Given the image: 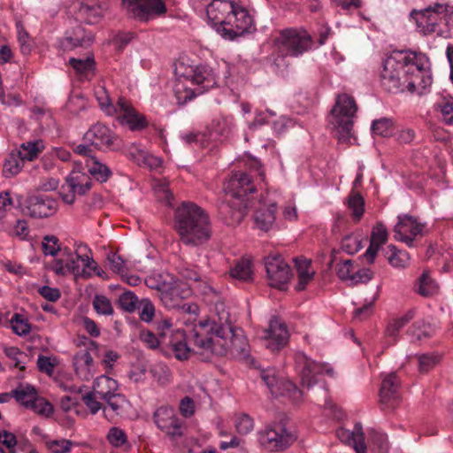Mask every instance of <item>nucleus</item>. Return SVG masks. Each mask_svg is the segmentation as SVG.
I'll return each mask as SVG.
<instances>
[{"label":"nucleus","instance_id":"obj_1","mask_svg":"<svg viewBox=\"0 0 453 453\" xmlns=\"http://www.w3.org/2000/svg\"><path fill=\"white\" fill-rule=\"evenodd\" d=\"M219 320H202L192 330L193 342L197 348L217 356L248 361L250 345L242 330L235 329L230 314L223 303L217 304Z\"/></svg>","mask_w":453,"mask_h":453},{"label":"nucleus","instance_id":"obj_2","mask_svg":"<svg viewBox=\"0 0 453 453\" xmlns=\"http://www.w3.org/2000/svg\"><path fill=\"white\" fill-rule=\"evenodd\" d=\"M174 229L186 245H201L211 236L208 215L201 207L191 202H184L175 210Z\"/></svg>","mask_w":453,"mask_h":453},{"label":"nucleus","instance_id":"obj_3","mask_svg":"<svg viewBox=\"0 0 453 453\" xmlns=\"http://www.w3.org/2000/svg\"><path fill=\"white\" fill-rule=\"evenodd\" d=\"M288 418L285 414L268 425L259 433L258 441L263 448L273 452H280L289 448L296 440L297 434L289 426Z\"/></svg>","mask_w":453,"mask_h":453},{"label":"nucleus","instance_id":"obj_4","mask_svg":"<svg viewBox=\"0 0 453 453\" xmlns=\"http://www.w3.org/2000/svg\"><path fill=\"white\" fill-rule=\"evenodd\" d=\"M404 63L402 52H395L388 57L383 62V69L380 73V83L382 88L389 93L403 91L402 87L407 83V88L414 92L416 81L409 79L404 71Z\"/></svg>","mask_w":453,"mask_h":453},{"label":"nucleus","instance_id":"obj_5","mask_svg":"<svg viewBox=\"0 0 453 453\" xmlns=\"http://www.w3.org/2000/svg\"><path fill=\"white\" fill-rule=\"evenodd\" d=\"M273 45L282 58L297 57L311 48L312 38L305 30L286 28L274 38Z\"/></svg>","mask_w":453,"mask_h":453},{"label":"nucleus","instance_id":"obj_6","mask_svg":"<svg viewBox=\"0 0 453 453\" xmlns=\"http://www.w3.org/2000/svg\"><path fill=\"white\" fill-rule=\"evenodd\" d=\"M12 396L18 403L39 415L50 417L54 411L52 404L45 398L39 397L36 388L30 384H19L12 390Z\"/></svg>","mask_w":453,"mask_h":453},{"label":"nucleus","instance_id":"obj_7","mask_svg":"<svg viewBox=\"0 0 453 453\" xmlns=\"http://www.w3.org/2000/svg\"><path fill=\"white\" fill-rule=\"evenodd\" d=\"M129 18L147 22L166 12L163 0H122Z\"/></svg>","mask_w":453,"mask_h":453},{"label":"nucleus","instance_id":"obj_8","mask_svg":"<svg viewBox=\"0 0 453 453\" xmlns=\"http://www.w3.org/2000/svg\"><path fill=\"white\" fill-rule=\"evenodd\" d=\"M58 209V202L42 195H33L26 198L21 204V211L34 219L49 218L54 215Z\"/></svg>","mask_w":453,"mask_h":453},{"label":"nucleus","instance_id":"obj_9","mask_svg":"<svg viewBox=\"0 0 453 453\" xmlns=\"http://www.w3.org/2000/svg\"><path fill=\"white\" fill-rule=\"evenodd\" d=\"M265 266L270 286L280 290L287 289L292 273L284 259L280 256H269L265 259Z\"/></svg>","mask_w":453,"mask_h":453},{"label":"nucleus","instance_id":"obj_10","mask_svg":"<svg viewBox=\"0 0 453 453\" xmlns=\"http://www.w3.org/2000/svg\"><path fill=\"white\" fill-rule=\"evenodd\" d=\"M261 379L274 396H288L293 402H299L302 398V391L289 380H278L273 370H263Z\"/></svg>","mask_w":453,"mask_h":453},{"label":"nucleus","instance_id":"obj_11","mask_svg":"<svg viewBox=\"0 0 453 453\" xmlns=\"http://www.w3.org/2000/svg\"><path fill=\"white\" fill-rule=\"evenodd\" d=\"M358 106L353 96L342 94V143L357 144V139L351 133Z\"/></svg>","mask_w":453,"mask_h":453},{"label":"nucleus","instance_id":"obj_12","mask_svg":"<svg viewBox=\"0 0 453 453\" xmlns=\"http://www.w3.org/2000/svg\"><path fill=\"white\" fill-rule=\"evenodd\" d=\"M225 191L232 199L244 200L250 204L248 196L255 193L257 188L249 173L239 172L230 178L225 187Z\"/></svg>","mask_w":453,"mask_h":453},{"label":"nucleus","instance_id":"obj_13","mask_svg":"<svg viewBox=\"0 0 453 453\" xmlns=\"http://www.w3.org/2000/svg\"><path fill=\"white\" fill-rule=\"evenodd\" d=\"M65 183L70 188V193L61 194V196L64 202L68 204L74 203L76 194L83 196L92 187V181L89 175L81 170V165H77L73 168L70 174L65 178Z\"/></svg>","mask_w":453,"mask_h":453},{"label":"nucleus","instance_id":"obj_14","mask_svg":"<svg viewBox=\"0 0 453 453\" xmlns=\"http://www.w3.org/2000/svg\"><path fill=\"white\" fill-rule=\"evenodd\" d=\"M154 420L157 427L165 432L171 439L175 440L183 436L182 423L175 416L171 408H159L154 413Z\"/></svg>","mask_w":453,"mask_h":453},{"label":"nucleus","instance_id":"obj_15","mask_svg":"<svg viewBox=\"0 0 453 453\" xmlns=\"http://www.w3.org/2000/svg\"><path fill=\"white\" fill-rule=\"evenodd\" d=\"M264 338L267 341L266 348L272 351H279L288 342L289 334L287 326L277 317H273L269 323V327L265 331Z\"/></svg>","mask_w":453,"mask_h":453},{"label":"nucleus","instance_id":"obj_16","mask_svg":"<svg viewBox=\"0 0 453 453\" xmlns=\"http://www.w3.org/2000/svg\"><path fill=\"white\" fill-rule=\"evenodd\" d=\"M117 104L121 113L119 116L120 122L127 125L130 130L141 131L148 127L146 117L138 112L127 99L119 97Z\"/></svg>","mask_w":453,"mask_h":453},{"label":"nucleus","instance_id":"obj_17","mask_svg":"<svg viewBox=\"0 0 453 453\" xmlns=\"http://www.w3.org/2000/svg\"><path fill=\"white\" fill-rule=\"evenodd\" d=\"M84 140L90 142V145L101 149L113 148L119 141L118 135L106 126L97 123L93 125L84 134Z\"/></svg>","mask_w":453,"mask_h":453},{"label":"nucleus","instance_id":"obj_18","mask_svg":"<svg viewBox=\"0 0 453 453\" xmlns=\"http://www.w3.org/2000/svg\"><path fill=\"white\" fill-rule=\"evenodd\" d=\"M250 204L244 200L230 199L222 201L219 205V213L227 225L239 224L247 213Z\"/></svg>","mask_w":453,"mask_h":453},{"label":"nucleus","instance_id":"obj_19","mask_svg":"<svg viewBox=\"0 0 453 453\" xmlns=\"http://www.w3.org/2000/svg\"><path fill=\"white\" fill-rule=\"evenodd\" d=\"M235 4L230 0H213L206 8V14L211 27L218 32V28L226 23L230 12H233Z\"/></svg>","mask_w":453,"mask_h":453},{"label":"nucleus","instance_id":"obj_20","mask_svg":"<svg viewBox=\"0 0 453 453\" xmlns=\"http://www.w3.org/2000/svg\"><path fill=\"white\" fill-rule=\"evenodd\" d=\"M324 372L329 376H333L334 370L326 365L319 364L305 357L301 372L302 386L306 387L308 389L311 388L319 381L318 377Z\"/></svg>","mask_w":453,"mask_h":453},{"label":"nucleus","instance_id":"obj_21","mask_svg":"<svg viewBox=\"0 0 453 453\" xmlns=\"http://www.w3.org/2000/svg\"><path fill=\"white\" fill-rule=\"evenodd\" d=\"M235 12L234 15H230L228 20L235 19L234 28H230L232 34V40L250 33L253 27V19L249 12L237 4L234 5Z\"/></svg>","mask_w":453,"mask_h":453},{"label":"nucleus","instance_id":"obj_22","mask_svg":"<svg viewBox=\"0 0 453 453\" xmlns=\"http://www.w3.org/2000/svg\"><path fill=\"white\" fill-rule=\"evenodd\" d=\"M388 241V231L386 226L381 223H377L372 230L370 237V245L365 254L369 264H372L380 246Z\"/></svg>","mask_w":453,"mask_h":453},{"label":"nucleus","instance_id":"obj_23","mask_svg":"<svg viewBox=\"0 0 453 453\" xmlns=\"http://www.w3.org/2000/svg\"><path fill=\"white\" fill-rule=\"evenodd\" d=\"M400 382L395 372H391L386 376L380 388V402L382 404H389L399 399L398 389Z\"/></svg>","mask_w":453,"mask_h":453},{"label":"nucleus","instance_id":"obj_24","mask_svg":"<svg viewBox=\"0 0 453 453\" xmlns=\"http://www.w3.org/2000/svg\"><path fill=\"white\" fill-rule=\"evenodd\" d=\"M167 347L170 351H166L165 349H161L165 355L170 356L173 353L178 360H187L189 357L191 349L185 341V334L182 330L175 332L167 343Z\"/></svg>","mask_w":453,"mask_h":453},{"label":"nucleus","instance_id":"obj_25","mask_svg":"<svg viewBox=\"0 0 453 453\" xmlns=\"http://www.w3.org/2000/svg\"><path fill=\"white\" fill-rule=\"evenodd\" d=\"M342 442L352 447L356 453H366L365 434L361 423H357L352 431L342 427Z\"/></svg>","mask_w":453,"mask_h":453},{"label":"nucleus","instance_id":"obj_26","mask_svg":"<svg viewBox=\"0 0 453 453\" xmlns=\"http://www.w3.org/2000/svg\"><path fill=\"white\" fill-rule=\"evenodd\" d=\"M447 11V5L435 4L421 11H412L411 16L416 20L417 26L423 28L432 20L439 19V15Z\"/></svg>","mask_w":453,"mask_h":453},{"label":"nucleus","instance_id":"obj_27","mask_svg":"<svg viewBox=\"0 0 453 453\" xmlns=\"http://www.w3.org/2000/svg\"><path fill=\"white\" fill-rule=\"evenodd\" d=\"M402 57L404 61V71L409 78L411 76H419L425 72V64L427 62V59L423 54L402 52Z\"/></svg>","mask_w":453,"mask_h":453},{"label":"nucleus","instance_id":"obj_28","mask_svg":"<svg viewBox=\"0 0 453 453\" xmlns=\"http://www.w3.org/2000/svg\"><path fill=\"white\" fill-rule=\"evenodd\" d=\"M423 225L417 222V219L411 215L403 214L398 216V222L395 226V234L403 233L407 234L410 233L411 235L416 236L420 234L423 230Z\"/></svg>","mask_w":453,"mask_h":453},{"label":"nucleus","instance_id":"obj_29","mask_svg":"<svg viewBox=\"0 0 453 453\" xmlns=\"http://www.w3.org/2000/svg\"><path fill=\"white\" fill-rule=\"evenodd\" d=\"M78 15L86 24L96 25L103 19L104 10L99 4L88 5L82 3L78 10Z\"/></svg>","mask_w":453,"mask_h":453},{"label":"nucleus","instance_id":"obj_30","mask_svg":"<svg viewBox=\"0 0 453 453\" xmlns=\"http://www.w3.org/2000/svg\"><path fill=\"white\" fill-rule=\"evenodd\" d=\"M276 204L272 203L269 207L259 209L255 212L254 219L257 227L263 231H268L275 221Z\"/></svg>","mask_w":453,"mask_h":453},{"label":"nucleus","instance_id":"obj_31","mask_svg":"<svg viewBox=\"0 0 453 453\" xmlns=\"http://www.w3.org/2000/svg\"><path fill=\"white\" fill-rule=\"evenodd\" d=\"M72 48L90 46L94 42V35L91 33H86L81 26L73 28L71 35L65 39Z\"/></svg>","mask_w":453,"mask_h":453},{"label":"nucleus","instance_id":"obj_32","mask_svg":"<svg viewBox=\"0 0 453 453\" xmlns=\"http://www.w3.org/2000/svg\"><path fill=\"white\" fill-rule=\"evenodd\" d=\"M347 206L355 222H359L365 212V200L359 192L352 190L347 198Z\"/></svg>","mask_w":453,"mask_h":453},{"label":"nucleus","instance_id":"obj_33","mask_svg":"<svg viewBox=\"0 0 453 453\" xmlns=\"http://www.w3.org/2000/svg\"><path fill=\"white\" fill-rule=\"evenodd\" d=\"M230 275L241 281H251L253 280V272L250 260L247 258L238 260L231 269Z\"/></svg>","mask_w":453,"mask_h":453},{"label":"nucleus","instance_id":"obj_34","mask_svg":"<svg viewBox=\"0 0 453 453\" xmlns=\"http://www.w3.org/2000/svg\"><path fill=\"white\" fill-rule=\"evenodd\" d=\"M20 157L21 154L17 151H12L9 154L3 166V175L5 178H11L20 172L24 165V161Z\"/></svg>","mask_w":453,"mask_h":453},{"label":"nucleus","instance_id":"obj_35","mask_svg":"<svg viewBox=\"0 0 453 453\" xmlns=\"http://www.w3.org/2000/svg\"><path fill=\"white\" fill-rule=\"evenodd\" d=\"M416 287L417 293L425 297L432 296L438 291V285L426 271H424L420 275Z\"/></svg>","mask_w":453,"mask_h":453},{"label":"nucleus","instance_id":"obj_36","mask_svg":"<svg viewBox=\"0 0 453 453\" xmlns=\"http://www.w3.org/2000/svg\"><path fill=\"white\" fill-rule=\"evenodd\" d=\"M70 65L80 75L88 76L90 73L93 74L96 67V62L92 53H89L85 59L71 58Z\"/></svg>","mask_w":453,"mask_h":453},{"label":"nucleus","instance_id":"obj_37","mask_svg":"<svg viewBox=\"0 0 453 453\" xmlns=\"http://www.w3.org/2000/svg\"><path fill=\"white\" fill-rule=\"evenodd\" d=\"M191 81L203 88H212L216 81L211 71L204 66H197L191 75Z\"/></svg>","mask_w":453,"mask_h":453},{"label":"nucleus","instance_id":"obj_38","mask_svg":"<svg viewBox=\"0 0 453 453\" xmlns=\"http://www.w3.org/2000/svg\"><path fill=\"white\" fill-rule=\"evenodd\" d=\"M87 166L88 173L101 183L106 182L112 174L111 169L106 165L99 162L96 158H93V162L90 164L88 161Z\"/></svg>","mask_w":453,"mask_h":453},{"label":"nucleus","instance_id":"obj_39","mask_svg":"<svg viewBox=\"0 0 453 453\" xmlns=\"http://www.w3.org/2000/svg\"><path fill=\"white\" fill-rule=\"evenodd\" d=\"M340 94L335 96V103L327 116V128L331 131L334 137L340 142Z\"/></svg>","mask_w":453,"mask_h":453},{"label":"nucleus","instance_id":"obj_40","mask_svg":"<svg viewBox=\"0 0 453 453\" xmlns=\"http://www.w3.org/2000/svg\"><path fill=\"white\" fill-rule=\"evenodd\" d=\"M20 148L21 150L17 152L21 154L20 157L23 159V161H33L43 150V145L42 141H35L22 143Z\"/></svg>","mask_w":453,"mask_h":453},{"label":"nucleus","instance_id":"obj_41","mask_svg":"<svg viewBox=\"0 0 453 453\" xmlns=\"http://www.w3.org/2000/svg\"><path fill=\"white\" fill-rule=\"evenodd\" d=\"M373 134L382 137H389L394 132V124L392 119L388 118H381L372 121L371 127Z\"/></svg>","mask_w":453,"mask_h":453},{"label":"nucleus","instance_id":"obj_42","mask_svg":"<svg viewBox=\"0 0 453 453\" xmlns=\"http://www.w3.org/2000/svg\"><path fill=\"white\" fill-rule=\"evenodd\" d=\"M67 254L69 258L65 263L66 273H71L76 276H82L84 278L91 276V273L86 271V267H84V263H82V268H81L80 261L81 262V258H77V255H79L78 253L73 255L68 252Z\"/></svg>","mask_w":453,"mask_h":453},{"label":"nucleus","instance_id":"obj_43","mask_svg":"<svg viewBox=\"0 0 453 453\" xmlns=\"http://www.w3.org/2000/svg\"><path fill=\"white\" fill-rule=\"evenodd\" d=\"M42 249L45 256L56 257L61 250V245L58 238L53 234L43 236Z\"/></svg>","mask_w":453,"mask_h":453},{"label":"nucleus","instance_id":"obj_44","mask_svg":"<svg viewBox=\"0 0 453 453\" xmlns=\"http://www.w3.org/2000/svg\"><path fill=\"white\" fill-rule=\"evenodd\" d=\"M414 312L409 311L402 318L391 321L386 328V335L395 338L397 333L412 319Z\"/></svg>","mask_w":453,"mask_h":453},{"label":"nucleus","instance_id":"obj_45","mask_svg":"<svg viewBox=\"0 0 453 453\" xmlns=\"http://www.w3.org/2000/svg\"><path fill=\"white\" fill-rule=\"evenodd\" d=\"M139 303L138 297L132 291L123 292L118 299V303L122 310L127 312H133L137 308Z\"/></svg>","mask_w":453,"mask_h":453},{"label":"nucleus","instance_id":"obj_46","mask_svg":"<svg viewBox=\"0 0 453 453\" xmlns=\"http://www.w3.org/2000/svg\"><path fill=\"white\" fill-rule=\"evenodd\" d=\"M117 381L106 375H102L96 379L92 392L98 395V390L110 391V395L117 390Z\"/></svg>","mask_w":453,"mask_h":453},{"label":"nucleus","instance_id":"obj_47","mask_svg":"<svg viewBox=\"0 0 453 453\" xmlns=\"http://www.w3.org/2000/svg\"><path fill=\"white\" fill-rule=\"evenodd\" d=\"M11 324L12 331L19 336L27 335L31 331V325L28 323V320L19 313H15L12 316Z\"/></svg>","mask_w":453,"mask_h":453},{"label":"nucleus","instance_id":"obj_48","mask_svg":"<svg viewBox=\"0 0 453 453\" xmlns=\"http://www.w3.org/2000/svg\"><path fill=\"white\" fill-rule=\"evenodd\" d=\"M388 248L392 252L388 258L389 264L394 267H405L410 259L409 255L405 251L397 250L394 245H389Z\"/></svg>","mask_w":453,"mask_h":453},{"label":"nucleus","instance_id":"obj_49","mask_svg":"<svg viewBox=\"0 0 453 453\" xmlns=\"http://www.w3.org/2000/svg\"><path fill=\"white\" fill-rule=\"evenodd\" d=\"M373 276V272L368 268L359 269L356 273L349 274V269L347 270V275L342 276V280H349L351 284L357 283H366Z\"/></svg>","mask_w":453,"mask_h":453},{"label":"nucleus","instance_id":"obj_50","mask_svg":"<svg viewBox=\"0 0 453 453\" xmlns=\"http://www.w3.org/2000/svg\"><path fill=\"white\" fill-rule=\"evenodd\" d=\"M94 309L103 315H112L113 307L111 301L104 296L96 295L93 300Z\"/></svg>","mask_w":453,"mask_h":453},{"label":"nucleus","instance_id":"obj_51","mask_svg":"<svg viewBox=\"0 0 453 453\" xmlns=\"http://www.w3.org/2000/svg\"><path fill=\"white\" fill-rule=\"evenodd\" d=\"M418 370L421 372H427L439 363V357L432 353H426L418 356Z\"/></svg>","mask_w":453,"mask_h":453},{"label":"nucleus","instance_id":"obj_52","mask_svg":"<svg viewBox=\"0 0 453 453\" xmlns=\"http://www.w3.org/2000/svg\"><path fill=\"white\" fill-rule=\"evenodd\" d=\"M107 440L115 448H120L127 442L125 432L119 427H111L110 429Z\"/></svg>","mask_w":453,"mask_h":453},{"label":"nucleus","instance_id":"obj_53","mask_svg":"<svg viewBox=\"0 0 453 453\" xmlns=\"http://www.w3.org/2000/svg\"><path fill=\"white\" fill-rule=\"evenodd\" d=\"M146 285L152 289H157L162 292L163 297L167 298L168 296H173L178 295V290L175 288H172L170 292L167 291V285L165 282H160L153 277H149L145 280Z\"/></svg>","mask_w":453,"mask_h":453},{"label":"nucleus","instance_id":"obj_54","mask_svg":"<svg viewBox=\"0 0 453 453\" xmlns=\"http://www.w3.org/2000/svg\"><path fill=\"white\" fill-rule=\"evenodd\" d=\"M139 338L150 349H156L164 343L162 338H157L154 333L149 330H142Z\"/></svg>","mask_w":453,"mask_h":453},{"label":"nucleus","instance_id":"obj_55","mask_svg":"<svg viewBox=\"0 0 453 453\" xmlns=\"http://www.w3.org/2000/svg\"><path fill=\"white\" fill-rule=\"evenodd\" d=\"M361 248V242L351 234H347L344 238H342V250L348 254H354L357 252Z\"/></svg>","mask_w":453,"mask_h":453},{"label":"nucleus","instance_id":"obj_56","mask_svg":"<svg viewBox=\"0 0 453 453\" xmlns=\"http://www.w3.org/2000/svg\"><path fill=\"white\" fill-rule=\"evenodd\" d=\"M429 329L430 326L428 324H426L424 321H417L412 325L409 332L413 336H416L417 341H420L423 337H430Z\"/></svg>","mask_w":453,"mask_h":453},{"label":"nucleus","instance_id":"obj_57","mask_svg":"<svg viewBox=\"0 0 453 453\" xmlns=\"http://www.w3.org/2000/svg\"><path fill=\"white\" fill-rule=\"evenodd\" d=\"M142 311L140 312V319L144 322H150L155 315V308L149 299H142L140 302Z\"/></svg>","mask_w":453,"mask_h":453},{"label":"nucleus","instance_id":"obj_58","mask_svg":"<svg viewBox=\"0 0 453 453\" xmlns=\"http://www.w3.org/2000/svg\"><path fill=\"white\" fill-rule=\"evenodd\" d=\"M376 299L377 296L371 302L356 309L353 313V319L360 321L368 319L373 312V303Z\"/></svg>","mask_w":453,"mask_h":453},{"label":"nucleus","instance_id":"obj_59","mask_svg":"<svg viewBox=\"0 0 453 453\" xmlns=\"http://www.w3.org/2000/svg\"><path fill=\"white\" fill-rule=\"evenodd\" d=\"M235 427L240 434H247L253 429V420L248 415L242 414L237 418Z\"/></svg>","mask_w":453,"mask_h":453},{"label":"nucleus","instance_id":"obj_60","mask_svg":"<svg viewBox=\"0 0 453 453\" xmlns=\"http://www.w3.org/2000/svg\"><path fill=\"white\" fill-rule=\"evenodd\" d=\"M0 444L4 445L9 449V453H16L17 439L12 433L6 430L0 432Z\"/></svg>","mask_w":453,"mask_h":453},{"label":"nucleus","instance_id":"obj_61","mask_svg":"<svg viewBox=\"0 0 453 453\" xmlns=\"http://www.w3.org/2000/svg\"><path fill=\"white\" fill-rule=\"evenodd\" d=\"M96 395H97L92 391L82 395V401L89 409L91 414H96L102 408V404L96 401Z\"/></svg>","mask_w":453,"mask_h":453},{"label":"nucleus","instance_id":"obj_62","mask_svg":"<svg viewBox=\"0 0 453 453\" xmlns=\"http://www.w3.org/2000/svg\"><path fill=\"white\" fill-rule=\"evenodd\" d=\"M38 293L46 300L50 302H56L58 301L60 296L61 293L60 290L57 288H51L49 286H42L38 289Z\"/></svg>","mask_w":453,"mask_h":453},{"label":"nucleus","instance_id":"obj_63","mask_svg":"<svg viewBox=\"0 0 453 453\" xmlns=\"http://www.w3.org/2000/svg\"><path fill=\"white\" fill-rule=\"evenodd\" d=\"M96 96L99 103V105L102 109H108V112L111 113V110H113L114 107L111 104V98L108 95V92L104 88H100L96 91Z\"/></svg>","mask_w":453,"mask_h":453},{"label":"nucleus","instance_id":"obj_64","mask_svg":"<svg viewBox=\"0 0 453 453\" xmlns=\"http://www.w3.org/2000/svg\"><path fill=\"white\" fill-rule=\"evenodd\" d=\"M107 259L111 269L117 273H122L125 271V262L117 253L108 254Z\"/></svg>","mask_w":453,"mask_h":453}]
</instances>
